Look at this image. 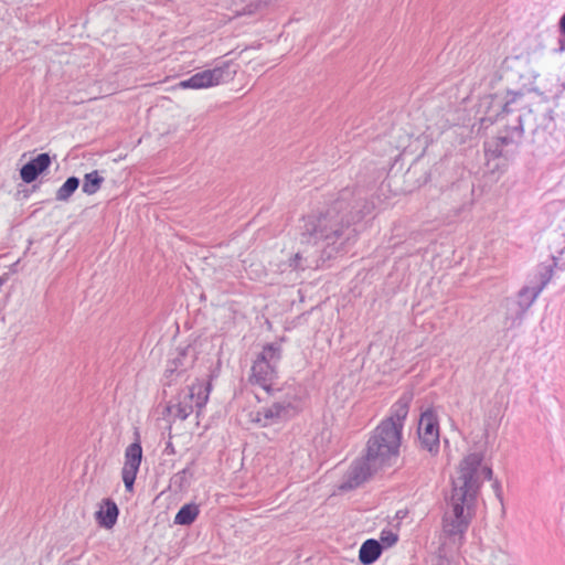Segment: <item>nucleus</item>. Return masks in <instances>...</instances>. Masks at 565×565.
<instances>
[{"mask_svg":"<svg viewBox=\"0 0 565 565\" xmlns=\"http://www.w3.org/2000/svg\"><path fill=\"white\" fill-rule=\"evenodd\" d=\"M522 97V92H508L505 96V102L502 105V110L500 114H498L497 120H502L504 119L505 116L512 115L514 111H516L514 105Z\"/></svg>","mask_w":565,"mask_h":565,"instance_id":"b1692460","label":"nucleus"},{"mask_svg":"<svg viewBox=\"0 0 565 565\" xmlns=\"http://www.w3.org/2000/svg\"><path fill=\"white\" fill-rule=\"evenodd\" d=\"M271 398L270 405L259 408L253 418L262 427H268L285 422L297 415L301 407L300 388L295 385H284L266 392Z\"/></svg>","mask_w":565,"mask_h":565,"instance_id":"7ed1b4c3","label":"nucleus"},{"mask_svg":"<svg viewBox=\"0 0 565 565\" xmlns=\"http://www.w3.org/2000/svg\"><path fill=\"white\" fill-rule=\"evenodd\" d=\"M398 541V535L392 530H382L380 534V543L384 547H391Z\"/></svg>","mask_w":565,"mask_h":565,"instance_id":"393cba45","label":"nucleus"},{"mask_svg":"<svg viewBox=\"0 0 565 565\" xmlns=\"http://www.w3.org/2000/svg\"><path fill=\"white\" fill-rule=\"evenodd\" d=\"M142 460V447L140 440L131 443L125 450V462L121 470L122 481L126 491L131 492L136 477Z\"/></svg>","mask_w":565,"mask_h":565,"instance_id":"f8f14e48","label":"nucleus"},{"mask_svg":"<svg viewBox=\"0 0 565 565\" xmlns=\"http://www.w3.org/2000/svg\"><path fill=\"white\" fill-rule=\"evenodd\" d=\"M212 390L210 382L202 383L198 381L192 385L181 390L175 401H170L166 407L169 415L181 420L186 419L196 409L198 416L201 409L206 405Z\"/></svg>","mask_w":565,"mask_h":565,"instance_id":"39448f33","label":"nucleus"},{"mask_svg":"<svg viewBox=\"0 0 565 565\" xmlns=\"http://www.w3.org/2000/svg\"><path fill=\"white\" fill-rule=\"evenodd\" d=\"M401 439V427L391 420H382L366 443L367 460L381 467L387 465L392 457L398 455Z\"/></svg>","mask_w":565,"mask_h":565,"instance_id":"20e7f679","label":"nucleus"},{"mask_svg":"<svg viewBox=\"0 0 565 565\" xmlns=\"http://www.w3.org/2000/svg\"><path fill=\"white\" fill-rule=\"evenodd\" d=\"M198 352L194 347L178 348L174 356L168 360L162 380L163 386H171L182 377L188 370L194 366Z\"/></svg>","mask_w":565,"mask_h":565,"instance_id":"6e6552de","label":"nucleus"},{"mask_svg":"<svg viewBox=\"0 0 565 565\" xmlns=\"http://www.w3.org/2000/svg\"><path fill=\"white\" fill-rule=\"evenodd\" d=\"M518 116L524 118V126H530L533 121V134H537L540 130L551 134L554 130V110L546 103H537L533 108Z\"/></svg>","mask_w":565,"mask_h":565,"instance_id":"9d476101","label":"nucleus"},{"mask_svg":"<svg viewBox=\"0 0 565 565\" xmlns=\"http://www.w3.org/2000/svg\"><path fill=\"white\" fill-rule=\"evenodd\" d=\"M524 132V118L516 116L511 122L504 125V129L494 138L499 146L507 147L518 145Z\"/></svg>","mask_w":565,"mask_h":565,"instance_id":"4468645a","label":"nucleus"},{"mask_svg":"<svg viewBox=\"0 0 565 565\" xmlns=\"http://www.w3.org/2000/svg\"><path fill=\"white\" fill-rule=\"evenodd\" d=\"M81 181L77 177H70L66 181L57 189L55 199L61 202H66L78 189Z\"/></svg>","mask_w":565,"mask_h":565,"instance_id":"4be33fe9","label":"nucleus"},{"mask_svg":"<svg viewBox=\"0 0 565 565\" xmlns=\"http://www.w3.org/2000/svg\"><path fill=\"white\" fill-rule=\"evenodd\" d=\"M413 401V393L405 392L401 397L392 405L391 415L385 420H391L396 427H401V431L404 427V420L406 419L409 411L411 403Z\"/></svg>","mask_w":565,"mask_h":565,"instance_id":"2eb2a0df","label":"nucleus"},{"mask_svg":"<svg viewBox=\"0 0 565 565\" xmlns=\"http://www.w3.org/2000/svg\"><path fill=\"white\" fill-rule=\"evenodd\" d=\"M486 156L490 158H499L503 156V147L499 146L494 139L484 143Z\"/></svg>","mask_w":565,"mask_h":565,"instance_id":"a878e982","label":"nucleus"},{"mask_svg":"<svg viewBox=\"0 0 565 565\" xmlns=\"http://www.w3.org/2000/svg\"><path fill=\"white\" fill-rule=\"evenodd\" d=\"M480 452L467 455L459 465L458 476L451 480L450 494L446 497L447 509L443 516V531L454 540L461 541L476 514L477 499L483 480H491L493 471L482 466Z\"/></svg>","mask_w":565,"mask_h":565,"instance_id":"f03ea898","label":"nucleus"},{"mask_svg":"<svg viewBox=\"0 0 565 565\" xmlns=\"http://www.w3.org/2000/svg\"><path fill=\"white\" fill-rule=\"evenodd\" d=\"M280 359V344H266L252 365V383L258 384L265 392L277 388L274 381L277 379V365Z\"/></svg>","mask_w":565,"mask_h":565,"instance_id":"423d86ee","label":"nucleus"},{"mask_svg":"<svg viewBox=\"0 0 565 565\" xmlns=\"http://www.w3.org/2000/svg\"><path fill=\"white\" fill-rule=\"evenodd\" d=\"M555 266H556L555 257L552 258L551 264H547V265L542 264L539 266L537 274H536L537 285H535L534 287L540 289V291H542L546 287V285L551 281Z\"/></svg>","mask_w":565,"mask_h":565,"instance_id":"5701e85b","label":"nucleus"},{"mask_svg":"<svg viewBox=\"0 0 565 565\" xmlns=\"http://www.w3.org/2000/svg\"><path fill=\"white\" fill-rule=\"evenodd\" d=\"M558 49L555 50L558 53L565 52V36L558 40Z\"/></svg>","mask_w":565,"mask_h":565,"instance_id":"cd10ccee","label":"nucleus"},{"mask_svg":"<svg viewBox=\"0 0 565 565\" xmlns=\"http://www.w3.org/2000/svg\"><path fill=\"white\" fill-rule=\"evenodd\" d=\"M236 72V65L232 61H225L213 68L193 74L188 79L181 81L178 86L184 89L209 88L232 81Z\"/></svg>","mask_w":565,"mask_h":565,"instance_id":"0eeeda50","label":"nucleus"},{"mask_svg":"<svg viewBox=\"0 0 565 565\" xmlns=\"http://www.w3.org/2000/svg\"><path fill=\"white\" fill-rule=\"evenodd\" d=\"M383 552V545L375 539L364 541L359 551V561L363 565L375 563Z\"/></svg>","mask_w":565,"mask_h":565,"instance_id":"f3484780","label":"nucleus"},{"mask_svg":"<svg viewBox=\"0 0 565 565\" xmlns=\"http://www.w3.org/2000/svg\"><path fill=\"white\" fill-rule=\"evenodd\" d=\"M542 291L536 287L525 286L520 289L518 292V305L520 307V320H522V316L527 311V309L533 305L535 299Z\"/></svg>","mask_w":565,"mask_h":565,"instance_id":"a211bd4d","label":"nucleus"},{"mask_svg":"<svg viewBox=\"0 0 565 565\" xmlns=\"http://www.w3.org/2000/svg\"><path fill=\"white\" fill-rule=\"evenodd\" d=\"M194 463L195 461L192 460L185 468L172 476L171 486L174 487L175 490L183 491L190 487L194 478Z\"/></svg>","mask_w":565,"mask_h":565,"instance_id":"6ab92c4d","label":"nucleus"},{"mask_svg":"<svg viewBox=\"0 0 565 565\" xmlns=\"http://www.w3.org/2000/svg\"><path fill=\"white\" fill-rule=\"evenodd\" d=\"M119 509L113 499H104L100 509L96 512V520L100 526L111 529L118 519Z\"/></svg>","mask_w":565,"mask_h":565,"instance_id":"dca6fc26","label":"nucleus"},{"mask_svg":"<svg viewBox=\"0 0 565 565\" xmlns=\"http://www.w3.org/2000/svg\"><path fill=\"white\" fill-rule=\"evenodd\" d=\"M418 438L420 447L430 455H437L439 451V423L437 415L433 409H426L422 413L418 424Z\"/></svg>","mask_w":565,"mask_h":565,"instance_id":"1a4fd4ad","label":"nucleus"},{"mask_svg":"<svg viewBox=\"0 0 565 565\" xmlns=\"http://www.w3.org/2000/svg\"><path fill=\"white\" fill-rule=\"evenodd\" d=\"M493 489H494L495 494H497V497L499 498V500H500V501H502V495H501V486H500V483H499V481H498V480H495V481L493 482Z\"/></svg>","mask_w":565,"mask_h":565,"instance_id":"bb28decb","label":"nucleus"},{"mask_svg":"<svg viewBox=\"0 0 565 565\" xmlns=\"http://www.w3.org/2000/svg\"><path fill=\"white\" fill-rule=\"evenodd\" d=\"M371 204L354 191L345 188L338 198L319 213L302 217L299 224V243L315 248L312 254L299 250L289 260V267L305 270L318 260H327L345 253L358 236L354 225L371 212Z\"/></svg>","mask_w":565,"mask_h":565,"instance_id":"f257e3e1","label":"nucleus"},{"mask_svg":"<svg viewBox=\"0 0 565 565\" xmlns=\"http://www.w3.org/2000/svg\"><path fill=\"white\" fill-rule=\"evenodd\" d=\"M104 183V178L97 170L88 172L84 175L82 191L87 195L97 193Z\"/></svg>","mask_w":565,"mask_h":565,"instance_id":"412c9836","label":"nucleus"},{"mask_svg":"<svg viewBox=\"0 0 565 565\" xmlns=\"http://www.w3.org/2000/svg\"><path fill=\"white\" fill-rule=\"evenodd\" d=\"M51 163L52 159L49 153H39L20 169V177L22 181L25 183H32L50 168Z\"/></svg>","mask_w":565,"mask_h":565,"instance_id":"ddd939ff","label":"nucleus"},{"mask_svg":"<svg viewBox=\"0 0 565 565\" xmlns=\"http://www.w3.org/2000/svg\"><path fill=\"white\" fill-rule=\"evenodd\" d=\"M380 468H382L380 465L369 461L367 456L364 455L361 459L355 460L351 465L340 489L352 490L360 487Z\"/></svg>","mask_w":565,"mask_h":565,"instance_id":"9b49d317","label":"nucleus"},{"mask_svg":"<svg viewBox=\"0 0 565 565\" xmlns=\"http://www.w3.org/2000/svg\"><path fill=\"white\" fill-rule=\"evenodd\" d=\"M200 513L199 505L195 503H186L180 508L174 516V523L178 525H191Z\"/></svg>","mask_w":565,"mask_h":565,"instance_id":"aec40b11","label":"nucleus"}]
</instances>
